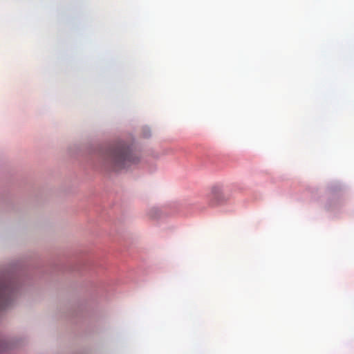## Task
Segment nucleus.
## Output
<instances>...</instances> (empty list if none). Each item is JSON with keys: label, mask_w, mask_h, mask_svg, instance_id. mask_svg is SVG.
I'll return each instance as SVG.
<instances>
[{"label": "nucleus", "mask_w": 354, "mask_h": 354, "mask_svg": "<svg viewBox=\"0 0 354 354\" xmlns=\"http://www.w3.org/2000/svg\"><path fill=\"white\" fill-rule=\"evenodd\" d=\"M138 161V157L124 144L111 148L104 156V166L115 171L127 168Z\"/></svg>", "instance_id": "1"}, {"label": "nucleus", "mask_w": 354, "mask_h": 354, "mask_svg": "<svg viewBox=\"0 0 354 354\" xmlns=\"http://www.w3.org/2000/svg\"><path fill=\"white\" fill-rule=\"evenodd\" d=\"M10 294V287L5 282L0 281V310L7 306Z\"/></svg>", "instance_id": "2"}]
</instances>
